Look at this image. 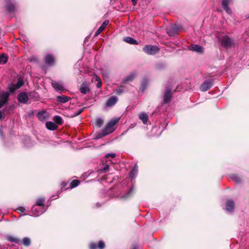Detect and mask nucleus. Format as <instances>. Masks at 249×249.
<instances>
[{
	"mask_svg": "<svg viewBox=\"0 0 249 249\" xmlns=\"http://www.w3.org/2000/svg\"><path fill=\"white\" fill-rule=\"evenodd\" d=\"M248 18H249V15L248 16Z\"/></svg>",
	"mask_w": 249,
	"mask_h": 249,
	"instance_id": "nucleus-53",
	"label": "nucleus"
},
{
	"mask_svg": "<svg viewBox=\"0 0 249 249\" xmlns=\"http://www.w3.org/2000/svg\"><path fill=\"white\" fill-rule=\"evenodd\" d=\"M44 60L45 63L49 66H53L54 64V58L51 54H47L45 56Z\"/></svg>",
	"mask_w": 249,
	"mask_h": 249,
	"instance_id": "nucleus-11",
	"label": "nucleus"
},
{
	"mask_svg": "<svg viewBox=\"0 0 249 249\" xmlns=\"http://www.w3.org/2000/svg\"><path fill=\"white\" fill-rule=\"evenodd\" d=\"M90 249H97L98 248V246L95 243H91L89 246Z\"/></svg>",
	"mask_w": 249,
	"mask_h": 249,
	"instance_id": "nucleus-41",
	"label": "nucleus"
},
{
	"mask_svg": "<svg viewBox=\"0 0 249 249\" xmlns=\"http://www.w3.org/2000/svg\"><path fill=\"white\" fill-rule=\"evenodd\" d=\"M213 84L212 80H206L201 85L200 89L202 91H206L212 87Z\"/></svg>",
	"mask_w": 249,
	"mask_h": 249,
	"instance_id": "nucleus-8",
	"label": "nucleus"
},
{
	"mask_svg": "<svg viewBox=\"0 0 249 249\" xmlns=\"http://www.w3.org/2000/svg\"><path fill=\"white\" fill-rule=\"evenodd\" d=\"M37 116L40 121H45L47 118V113L46 111H42L37 113Z\"/></svg>",
	"mask_w": 249,
	"mask_h": 249,
	"instance_id": "nucleus-20",
	"label": "nucleus"
},
{
	"mask_svg": "<svg viewBox=\"0 0 249 249\" xmlns=\"http://www.w3.org/2000/svg\"><path fill=\"white\" fill-rule=\"evenodd\" d=\"M116 157V154L115 153H108L106 155L105 157L106 158H108L109 157H111L114 158Z\"/></svg>",
	"mask_w": 249,
	"mask_h": 249,
	"instance_id": "nucleus-40",
	"label": "nucleus"
},
{
	"mask_svg": "<svg viewBox=\"0 0 249 249\" xmlns=\"http://www.w3.org/2000/svg\"><path fill=\"white\" fill-rule=\"evenodd\" d=\"M189 49L197 53H202L203 50V47L197 44L191 45L189 47Z\"/></svg>",
	"mask_w": 249,
	"mask_h": 249,
	"instance_id": "nucleus-16",
	"label": "nucleus"
},
{
	"mask_svg": "<svg viewBox=\"0 0 249 249\" xmlns=\"http://www.w3.org/2000/svg\"><path fill=\"white\" fill-rule=\"evenodd\" d=\"M22 244L26 247L29 246L31 244V240L30 238L28 237L23 238L22 240Z\"/></svg>",
	"mask_w": 249,
	"mask_h": 249,
	"instance_id": "nucleus-32",
	"label": "nucleus"
},
{
	"mask_svg": "<svg viewBox=\"0 0 249 249\" xmlns=\"http://www.w3.org/2000/svg\"><path fill=\"white\" fill-rule=\"evenodd\" d=\"M109 21L107 20H105L102 24L101 26L99 27V28L96 31L95 36H97L99 35L105 28L107 25L108 24Z\"/></svg>",
	"mask_w": 249,
	"mask_h": 249,
	"instance_id": "nucleus-21",
	"label": "nucleus"
},
{
	"mask_svg": "<svg viewBox=\"0 0 249 249\" xmlns=\"http://www.w3.org/2000/svg\"><path fill=\"white\" fill-rule=\"evenodd\" d=\"M139 118L144 124H147L148 120V116L145 112H142L140 113L139 115Z\"/></svg>",
	"mask_w": 249,
	"mask_h": 249,
	"instance_id": "nucleus-18",
	"label": "nucleus"
},
{
	"mask_svg": "<svg viewBox=\"0 0 249 249\" xmlns=\"http://www.w3.org/2000/svg\"><path fill=\"white\" fill-rule=\"evenodd\" d=\"M18 99L20 103L26 104L29 99L28 95L26 92H22L18 94Z\"/></svg>",
	"mask_w": 249,
	"mask_h": 249,
	"instance_id": "nucleus-10",
	"label": "nucleus"
},
{
	"mask_svg": "<svg viewBox=\"0 0 249 249\" xmlns=\"http://www.w3.org/2000/svg\"><path fill=\"white\" fill-rule=\"evenodd\" d=\"M46 210L44 207L39 208L37 206L34 205L31 209V215L33 216H38L45 212Z\"/></svg>",
	"mask_w": 249,
	"mask_h": 249,
	"instance_id": "nucleus-4",
	"label": "nucleus"
},
{
	"mask_svg": "<svg viewBox=\"0 0 249 249\" xmlns=\"http://www.w3.org/2000/svg\"><path fill=\"white\" fill-rule=\"evenodd\" d=\"M7 0L8 1V0Z\"/></svg>",
	"mask_w": 249,
	"mask_h": 249,
	"instance_id": "nucleus-54",
	"label": "nucleus"
},
{
	"mask_svg": "<svg viewBox=\"0 0 249 249\" xmlns=\"http://www.w3.org/2000/svg\"><path fill=\"white\" fill-rule=\"evenodd\" d=\"M98 138H99V137H96V138H95V139H97Z\"/></svg>",
	"mask_w": 249,
	"mask_h": 249,
	"instance_id": "nucleus-51",
	"label": "nucleus"
},
{
	"mask_svg": "<svg viewBox=\"0 0 249 249\" xmlns=\"http://www.w3.org/2000/svg\"><path fill=\"white\" fill-rule=\"evenodd\" d=\"M8 91H1L0 92V108L2 107L7 102L9 97Z\"/></svg>",
	"mask_w": 249,
	"mask_h": 249,
	"instance_id": "nucleus-5",
	"label": "nucleus"
},
{
	"mask_svg": "<svg viewBox=\"0 0 249 249\" xmlns=\"http://www.w3.org/2000/svg\"><path fill=\"white\" fill-rule=\"evenodd\" d=\"M138 166H137L136 164H135V165H134V167H133V170H135V171H136V172H138Z\"/></svg>",
	"mask_w": 249,
	"mask_h": 249,
	"instance_id": "nucleus-45",
	"label": "nucleus"
},
{
	"mask_svg": "<svg viewBox=\"0 0 249 249\" xmlns=\"http://www.w3.org/2000/svg\"><path fill=\"white\" fill-rule=\"evenodd\" d=\"M138 172H136L135 170L132 169L130 173L129 176L131 178H135Z\"/></svg>",
	"mask_w": 249,
	"mask_h": 249,
	"instance_id": "nucleus-36",
	"label": "nucleus"
},
{
	"mask_svg": "<svg viewBox=\"0 0 249 249\" xmlns=\"http://www.w3.org/2000/svg\"><path fill=\"white\" fill-rule=\"evenodd\" d=\"M105 243L102 241H100L98 243V248L99 249H103L105 248Z\"/></svg>",
	"mask_w": 249,
	"mask_h": 249,
	"instance_id": "nucleus-39",
	"label": "nucleus"
},
{
	"mask_svg": "<svg viewBox=\"0 0 249 249\" xmlns=\"http://www.w3.org/2000/svg\"><path fill=\"white\" fill-rule=\"evenodd\" d=\"M28 59L30 62H37L38 61L37 58L34 56L29 57Z\"/></svg>",
	"mask_w": 249,
	"mask_h": 249,
	"instance_id": "nucleus-37",
	"label": "nucleus"
},
{
	"mask_svg": "<svg viewBox=\"0 0 249 249\" xmlns=\"http://www.w3.org/2000/svg\"><path fill=\"white\" fill-rule=\"evenodd\" d=\"M172 96L171 89L170 88L166 87L163 96V103L164 104L169 103L171 101Z\"/></svg>",
	"mask_w": 249,
	"mask_h": 249,
	"instance_id": "nucleus-6",
	"label": "nucleus"
},
{
	"mask_svg": "<svg viewBox=\"0 0 249 249\" xmlns=\"http://www.w3.org/2000/svg\"><path fill=\"white\" fill-rule=\"evenodd\" d=\"M167 33L169 36H173L176 34L177 29L176 25H172L166 29Z\"/></svg>",
	"mask_w": 249,
	"mask_h": 249,
	"instance_id": "nucleus-17",
	"label": "nucleus"
},
{
	"mask_svg": "<svg viewBox=\"0 0 249 249\" xmlns=\"http://www.w3.org/2000/svg\"><path fill=\"white\" fill-rule=\"evenodd\" d=\"M8 59V57L6 55L4 54L0 55V64H5L7 62Z\"/></svg>",
	"mask_w": 249,
	"mask_h": 249,
	"instance_id": "nucleus-28",
	"label": "nucleus"
},
{
	"mask_svg": "<svg viewBox=\"0 0 249 249\" xmlns=\"http://www.w3.org/2000/svg\"><path fill=\"white\" fill-rule=\"evenodd\" d=\"M109 168V165H106L103 169H102L101 170L103 171H107Z\"/></svg>",
	"mask_w": 249,
	"mask_h": 249,
	"instance_id": "nucleus-44",
	"label": "nucleus"
},
{
	"mask_svg": "<svg viewBox=\"0 0 249 249\" xmlns=\"http://www.w3.org/2000/svg\"><path fill=\"white\" fill-rule=\"evenodd\" d=\"M124 40L130 44L137 45L138 44L137 41L132 37L127 36L124 38Z\"/></svg>",
	"mask_w": 249,
	"mask_h": 249,
	"instance_id": "nucleus-24",
	"label": "nucleus"
},
{
	"mask_svg": "<svg viewBox=\"0 0 249 249\" xmlns=\"http://www.w3.org/2000/svg\"><path fill=\"white\" fill-rule=\"evenodd\" d=\"M93 78L94 79H95L96 81L97 82V83L96 84V87L97 88H101L102 86V81H101V80L100 78V77L98 76H97V75H95L93 76Z\"/></svg>",
	"mask_w": 249,
	"mask_h": 249,
	"instance_id": "nucleus-29",
	"label": "nucleus"
},
{
	"mask_svg": "<svg viewBox=\"0 0 249 249\" xmlns=\"http://www.w3.org/2000/svg\"><path fill=\"white\" fill-rule=\"evenodd\" d=\"M0 249H2V247L0 246Z\"/></svg>",
	"mask_w": 249,
	"mask_h": 249,
	"instance_id": "nucleus-52",
	"label": "nucleus"
},
{
	"mask_svg": "<svg viewBox=\"0 0 249 249\" xmlns=\"http://www.w3.org/2000/svg\"><path fill=\"white\" fill-rule=\"evenodd\" d=\"M46 126L48 129L51 130H54L57 128V125L52 122H47L46 123Z\"/></svg>",
	"mask_w": 249,
	"mask_h": 249,
	"instance_id": "nucleus-23",
	"label": "nucleus"
},
{
	"mask_svg": "<svg viewBox=\"0 0 249 249\" xmlns=\"http://www.w3.org/2000/svg\"><path fill=\"white\" fill-rule=\"evenodd\" d=\"M80 183V181L78 180H73L70 183V187L71 188H73L77 187Z\"/></svg>",
	"mask_w": 249,
	"mask_h": 249,
	"instance_id": "nucleus-33",
	"label": "nucleus"
},
{
	"mask_svg": "<svg viewBox=\"0 0 249 249\" xmlns=\"http://www.w3.org/2000/svg\"><path fill=\"white\" fill-rule=\"evenodd\" d=\"M100 206H101V205H100L99 203H97L96 204V207L97 208L99 207Z\"/></svg>",
	"mask_w": 249,
	"mask_h": 249,
	"instance_id": "nucleus-48",
	"label": "nucleus"
},
{
	"mask_svg": "<svg viewBox=\"0 0 249 249\" xmlns=\"http://www.w3.org/2000/svg\"><path fill=\"white\" fill-rule=\"evenodd\" d=\"M220 42L222 46L227 49L231 48L235 46L234 40L229 37L227 36H224L221 39Z\"/></svg>",
	"mask_w": 249,
	"mask_h": 249,
	"instance_id": "nucleus-2",
	"label": "nucleus"
},
{
	"mask_svg": "<svg viewBox=\"0 0 249 249\" xmlns=\"http://www.w3.org/2000/svg\"><path fill=\"white\" fill-rule=\"evenodd\" d=\"M118 101V98L115 96L110 97L106 102V106L111 107L115 105Z\"/></svg>",
	"mask_w": 249,
	"mask_h": 249,
	"instance_id": "nucleus-12",
	"label": "nucleus"
},
{
	"mask_svg": "<svg viewBox=\"0 0 249 249\" xmlns=\"http://www.w3.org/2000/svg\"><path fill=\"white\" fill-rule=\"evenodd\" d=\"M70 99V98L65 95L57 96L56 97V100L57 102L60 103H65L68 102Z\"/></svg>",
	"mask_w": 249,
	"mask_h": 249,
	"instance_id": "nucleus-19",
	"label": "nucleus"
},
{
	"mask_svg": "<svg viewBox=\"0 0 249 249\" xmlns=\"http://www.w3.org/2000/svg\"><path fill=\"white\" fill-rule=\"evenodd\" d=\"M53 121L57 124H61L63 123L62 118L59 116H55L53 117Z\"/></svg>",
	"mask_w": 249,
	"mask_h": 249,
	"instance_id": "nucleus-31",
	"label": "nucleus"
},
{
	"mask_svg": "<svg viewBox=\"0 0 249 249\" xmlns=\"http://www.w3.org/2000/svg\"><path fill=\"white\" fill-rule=\"evenodd\" d=\"M231 178L236 183H240L242 182L241 178L237 175H231Z\"/></svg>",
	"mask_w": 249,
	"mask_h": 249,
	"instance_id": "nucleus-27",
	"label": "nucleus"
},
{
	"mask_svg": "<svg viewBox=\"0 0 249 249\" xmlns=\"http://www.w3.org/2000/svg\"><path fill=\"white\" fill-rule=\"evenodd\" d=\"M6 239L10 242L15 243H19V240L18 238L15 237L12 235H7L6 236Z\"/></svg>",
	"mask_w": 249,
	"mask_h": 249,
	"instance_id": "nucleus-25",
	"label": "nucleus"
},
{
	"mask_svg": "<svg viewBox=\"0 0 249 249\" xmlns=\"http://www.w3.org/2000/svg\"><path fill=\"white\" fill-rule=\"evenodd\" d=\"M2 117V112L1 111H0V120L1 119Z\"/></svg>",
	"mask_w": 249,
	"mask_h": 249,
	"instance_id": "nucleus-50",
	"label": "nucleus"
},
{
	"mask_svg": "<svg viewBox=\"0 0 249 249\" xmlns=\"http://www.w3.org/2000/svg\"><path fill=\"white\" fill-rule=\"evenodd\" d=\"M135 77V74L131 73L128 75L125 76L122 80V83H126L127 82H131L133 80Z\"/></svg>",
	"mask_w": 249,
	"mask_h": 249,
	"instance_id": "nucleus-22",
	"label": "nucleus"
},
{
	"mask_svg": "<svg viewBox=\"0 0 249 249\" xmlns=\"http://www.w3.org/2000/svg\"><path fill=\"white\" fill-rule=\"evenodd\" d=\"M131 249H137V247L136 245L133 246V247L131 248Z\"/></svg>",
	"mask_w": 249,
	"mask_h": 249,
	"instance_id": "nucleus-49",
	"label": "nucleus"
},
{
	"mask_svg": "<svg viewBox=\"0 0 249 249\" xmlns=\"http://www.w3.org/2000/svg\"><path fill=\"white\" fill-rule=\"evenodd\" d=\"M45 202V199L43 198H39L37 199L36 201V206H41L44 207V203Z\"/></svg>",
	"mask_w": 249,
	"mask_h": 249,
	"instance_id": "nucleus-30",
	"label": "nucleus"
},
{
	"mask_svg": "<svg viewBox=\"0 0 249 249\" xmlns=\"http://www.w3.org/2000/svg\"><path fill=\"white\" fill-rule=\"evenodd\" d=\"M83 108H81V109H78L77 112L74 113L73 116H76L79 115L83 112Z\"/></svg>",
	"mask_w": 249,
	"mask_h": 249,
	"instance_id": "nucleus-42",
	"label": "nucleus"
},
{
	"mask_svg": "<svg viewBox=\"0 0 249 249\" xmlns=\"http://www.w3.org/2000/svg\"><path fill=\"white\" fill-rule=\"evenodd\" d=\"M231 1V0H222V7L228 14H231L232 13L231 9L229 6V4Z\"/></svg>",
	"mask_w": 249,
	"mask_h": 249,
	"instance_id": "nucleus-13",
	"label": "nucleus"
},
{
	"mask_svg": "<svg viewBox=\"0 0 249 249\" xmlns=\"http://www.w3.org/2000/svg\"><path fill=\"white\" fill-rule=\"evenodd\" d=\"M160 48L155 45H146L143 48V51L148 54L154 55L159 51Z\"/></svg>",
	"mask_w": 249,
	"mask_h": 249,
	"instance_id": "nucleus-3",
	"label": "nucleus"
},
{
	"mask_svg": "<svg viewBox=\"0 0 249 249\" xmlns=\"http://www.w3.org/2000/svg\"><path fill=\"white\" fill-rule=\"evenodd\" d=\"M131 192H132V189H130L129 190V191L128 192V194H127V196L126 197H127L128 196V195L131 193Z\"/></svg>",
	"mask_w": 249,
	"mask_h": 249,
	"instance_id": "nucleus-47",
	"label": "nucleus"
},
{
	"mask_svg": "<svg viewBox=\"0 0 249 249\" xmlns=\"http://www.w3.org/2000/svg\"><path fill=\"white\" fill-rule=\"evenodd\" d=\"M80 90L81 92L84 94H86L87 93L90 91L89 87L87 82H84L82 83L80 88Z\"/></svg>",
	"mask_w": 249,
	"mask_h": 249,
	"instance_id": "nucleus-15",
	"label": "nucleus"
},
{
	"mask_svg": "<svg viewBox=\"0 0 249 249\" xmlns=\"http://www.w3.org/2000/svg\"><path fill=\"white\" fill-rule=\"evenodd\" d=\"M53 87L57 91H63L64 89L63 84L61 81H53L52 82Z\"/></svg>",
	"mask_w": 249,
	"mask_h": 249,
	"instance_id": "nucleus-9",
	"label": "nucleus"
},
{
	"mask_svg": "<svg viewBox=\"0 0 249 249\" xmlns=\"http://www.w3.org/2000/svg\"><path fill=\"white\" fill-rule=\"evenodd\" d=\"M95 123L98 127H101L103 124V120L101 118H98L96 120Z\"/></svg>",
	"mask_w": 249,
	"mask_h": 249,
	"instance_id": "nucleus-35",
	"label": "nucleus"
},
{
	"mask_svg": "<svg viewBox=\"0 0 249 249\" xmlns=\"http://www.w3.org/2000/svg\"><path fill=\"white\" fill-rule=\"evenodd\" d=\"M124 88V85H120L119 88L115 90V92H116V94H117L118 95H121L124 92V90H123Z\"/></svg>",
	"mask_w": 249,
	"mask_h": 249,
	"instance_id": "nucleus-34",
	"label": "nucleus"
},
{
	"mask_svg": "<svg viewBox=\"0 0 249 249\" xmlns=\"http://www.w3.org/2000/svg\"><path fill=\"white\" fill-rule=\"evenodd\" d=\"M137 0H131L133 5H135L136 4Z\"/></svg>",
	"mask_w": 249,
	"mask_h": 249,
	"instance_id": "nucleus-46",
	"label": "nucleus"
},
{
	"mask_svg": "<svg viewBox=\"0 0 249 249\" xmlns=\"http://www.w3.org/2000/svg\"><path fill=\"white\" fill-rule=\"evenodd\" d=\"M17 210L19 211L21 213H23L25 211V209L23 207H19Z\"/></svg>",
	"mask_w": 249,
	"mask_h": 249,
	"instance_id": "nucleus-43",
	"label": "nucleus"
},
{
	"mask_svg": "<svg viewBox=\"0 0 249 249\" xmlns=\"http://www.w3.org/2000/svg\"><path fill=\"white\" fill-rule=\"evenodd\" d=\"M24 84L22 79L18 78L17 83L16 84H13L9 86V90L10 92H14L16 89H19Z\"/></svg>",
	"mask_w": 249,
	"mask_h": 249,
	"instance_id": "nucleus-7",
	"label": "nucleus"
},
{
	"mask_svg": "<svg viewBox=\"0 0 249 249\" xmlns=\"http://www.w3.org/2000/svg\"><path fill=\"white\" fill-rule=\"evenodd\" d=\"M234 209V203L232 200H228L226 203L225 210L229 213H232Z\"/></svg>",
	"mask_w": 249,
	"mask_h": 249,
	"instance_id": "nucleus-14",
	"label": "nucleus"
},
{
	"mask_svg": "<svg viewBox=\"0 0 249 249\" xmlns=\"http://www.w3.org/2000/svg\"><path fill=\"white\" fill-rule=\"evenodd\" d=\"M147 85V80L146 79H143L142 82V83L141 89L142 90H143L146 87Z\"/></svg>",
	"mask_w": 249,
	"mask_h": 249,
	"instance_id": "nucleus-38",
	"label": "nucleus"
},
{
	"mask_svg": "<svg viewBox=\"0 0 249 249\" xmlns=\"http://www.w3.org/2000/svg\"><path fill=\"white\" fill-rule=\"evenodd\" d=\"M119 118H115L109 121L103 129L101 136H105L113 132L115 130L114 126L119 122Z\"/></svg>",
	"mask_w": 249,
	"mask_h": 249,
	"instance_id": "nucleus-1",
	"label": "nucleus"
},
{
	"mask_svg": "<svg viewBox=\"0 0 249 249\" xmlns=\"http://www.w3.org/2000/svg\"><path fill=\"white\" fill-rule=\"evenodd\" d=\"M6 7L8 11L10 13L14 12L15 10V6L11 2H7Z\"/></svg>",
	"mask_w": 249,
	"mask_h": 249,
	"instance_id": "nucleus-26",
	"label": "nucleus"
}]
</instances>
